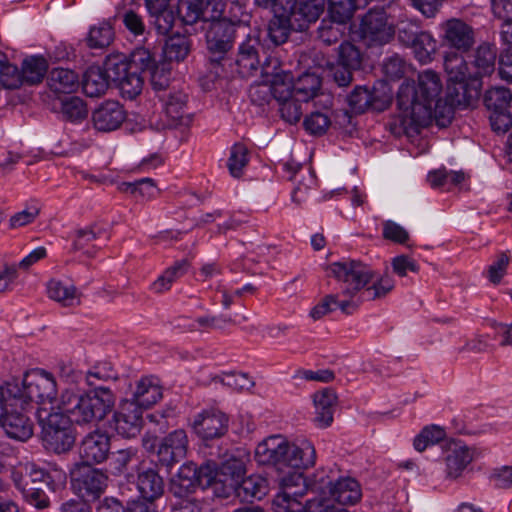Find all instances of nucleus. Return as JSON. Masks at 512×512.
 I'll return each instance as SVG.
<instances>
[{
  "label": "nucleus",
  "instance_id": "obj_1",
  "mask_svg": "<svg viewBox=\"0 0 512 512\" xmlns=\"http://www.w3.org/2000/svg\"><path fill=\"white\" fill-rule=\"evenodd\" d=\"M441 91V79L432 70L419 73L416 85L414 82L402 83L397 93L400 112L390 117L387 129L396 137L417 135L421 128L432 123V106Z\"/></svg>",
  "mask_w": 512,
  "mask_h": 512
},
{
  "label": "nucleus",
  "instance_id": "obj_2",
  "mask_svg": "<svg viewBox=\"0 0 512 512\" xmlns=\"http://www.w3.org/2000/svg\"><path fill=\"white\" fill-rule=\"evenodd\" d=\"M179 0L176 6L178 19L184 25H193L202 17L208 22L206 31L207 72L201 78V86L211 91L222 85L224 73V0Z\"/></svg>",
  "mask_w": 512,
  "mask_h": 512
},
{
  "label": "nucleus",
  "instance_id": "obj_3",
  "mask_svg": "<svg viewBox=\"0 0 512 512\" xmlns=\"http://www.w3.org/2000/svg\"><path fill=\"white\" fill-rule=\"evenodd\" d=\"M332 275L340 282L341 295L334 303L344 314H352L362 301H372L386 296L394 287L393 279L382 276L373 281L374 272L356 260L334 262L329 266Z\"/></svg>",
  "mask_w": 512,
  "mask_h": 512
},
{
  "label": "nucleus",
  "instance_id": "obj_4",
  "mask_svg": "<svg viewBox=\"0 0 512 512\" xmlns=\"http://www.w3.org/2000/svg\"><path fill=\"white\" fill-rule=\"evenodd\" d=\"M496 58L497 49L488 42L481 43L474 50L469 62H466L463 55L459 53L446 52L443 66L448 85H455V95L463 98L471 92L478 95L482 88V79L491 76L495 71ZM448 88L450 89V86Z\"/></svg>",
  "mask_w": 512,
  "mask_h": 512
},
{
  "label": "nucleus",
  "instance_id": "obj_5",
  "mask_svg": "<svg viewBox=\"0 0 512 512\" xmlns=\"http://www.w3.org/2000/svg\"><path fill=\"white\" fill-rule=\"evenodd\" d=\"M254 458L259 465L272 466L278 471L306 469L315 464L316 451L309 441L304 440L297 445L274 435L256 446Z\"/></svg>",
  "mask_w": 512,
  "mask_h": 512
},
{
  "label": "nucleus",
  "instance_id": "obj_6",
  "mask_svg": "<svg viewBox=\"0 0 512 512\" xmlns=\"http://www.w3.org/2000/svg\"><path fill=\"white\" fill-rule=\"evenodd\" d=\"M114 406V393L109 388L99 387L89 392L66 389L56 407L76 424H92L102 421Z\"/></svg>",
  "mask_w": 512,
  "mask_h": 512
},
{
  "label": "nucleus",
  "instance_id": "obj_7",
  "mask_svg": "<svg viewBox=\"0 0 512 512\" xmlns=\"http://www.w3.org/2000/svg\"><path fill=\"white\" fill-rule=\"evenodd\" d=\"M38 419L42 427L44 447L57 454L68 452L75 443L72 420L64 412H48L46 408L38 410Z\"/></svg>",
  "mask_w": 512,
  "mask_h": 512
},
{
  "label": "nucleus",
  "instance_id": "obj_8",
  "mask_svg": "<svg viewBox=\"0 0 512 512\" xmlns=\"http://www.w3.org/2000/svg\"><path fill=\"white\" fill-rule=\"evenodd\" d=\"M280 491L272 500L274 512H303L305 502L302 501L307 494L309 485L303 474L295 471H288L279 480Z\"/></svg>",
  "mask_w": 512,
  "mask_h": 512
},
{
  "label": "nucleus",
  "instance_id": "obj_9",
  "mask_svg": "<svg viewBox=\"0 0 512 512\" xmlns=\"http://www.w3.org/2000/svg\"><path fill=\"white\" fill-rule=\"evenodd\" d=\"M20 391L21 396L18 397L20 405L29 401L52 405L56 400L57 384L51 373L35 369L25 374Z\"/></svg>",
  "mask_w": 512,
  "mask_h": 512
},
{
  "label": "nucleus",
  "instance_id": "obj_10",
  "mask_svg": "<svg viewBox=\"0 0 512 512\" xmlns=\"http://www.w3.org/2000/svg\"><path fill=\"white\" fill-rule=\"evenodd\" d=\"M108 476L101 469L89 464H77L71 471V487L75 494L86 501H95L105 492Z\"/></svg>",
  "mask_w": 512,
  "mask_h": 512
},
{
  "label": "nucleus",
  "instance_id": "obj_11",
  "mask_svg": "<svg viewBox=\"0 0 512 512\" xmlns=\"http://www.w3.org/2000/svg\"><path fill=\"white\" fill-rule=\"evenodd\" d=\"M391 100V89L384 81H379L371 89L367 86H356L347 96L348 106L354 114H362L367 110L383 111L390 105Z\"/></svg>",
  "mask_w": 512,
  "mask_h": 512
},
{
  "label": "nucleus",
  "instance_id": "obj_12",
  "mask_svg": "<svg viewBox=\"0 0 512 512\" xmlns=\"http://www.w3.org/2000/svg\"><path fill=\"white\" fill-rule=\"evenodd\" d=\"M358 33L365 45L382 46L393 39L395 29L383 9H370L362 17Z\"/></svg>",
  "mask_w": 512,
  "mask_h": 512
},
{
  "label": "nucleus",
  "instance_id": "obj_13",
  "mask_svg": "<svg viewBox=\"0 0 512 512\" xmlns=\"http://www.w3.org/2000/svg\"><path fill=\"white\" fill-rule=\"evenodd\" d=\"M313 491H320L328 494L329 499L342 505H354L362 497V490L359 482L352 477H340L336 480L325 479L321 476L311 484Z\"/></svg>",
  "mask_w": 512,
  "mask_h": 512
},
{
  "label": "nucleus",
  "instance_id": "obj_14",
  "mask_svg": "<svg viewBox=\"0 0 512 512\" xmlns=\"http://www.w3.org/2000/svg\"><path fill=\"white\" fill-rule=\"evenodd\" d=\"M109 76L120 89L123 97L134 99L143 88V78L138 71L130 68L129 64L120 58L108 59Z\"/></svg>",
  "mask_w": 512,
  "mask_h": 512
},
{
  "label": "nucleus",
  "instance_id": "obj_15",
  "mask_svg": "<svg viewBox=\"0 0 512 512\" xmlns=\"http://www.w3.org/2000/svg\"><path fill=\"white\" fill-rule=\"evenodd\" d=\"M443 44L463 54L470 51L476 43L475 29L462 19L451 18L441 25Z\"/></svg>",
  "mask_w": 512,
  "mask_h": 512
},
{
  "label": "nucleus",
  "instance_id": "obj_16",
  "mask_svg": "<svg viewBox=\"0 0 512 512\" xmlns=\"http://www.w3.org/2000/svg\"><path fill=\"white\" fill-rule=\"evenodd\" d=\"M192 427L206 446H212L224 435V415L214 407L205 409L195 416Z\"/></svg>",
  "mask_w": 512,
  "mask_h": 512
},
{
  "label": "nucleus",
  "instance_id": "obj_17",
  "mask_svg": "<svg viewBox=\"0 0 512 512\" xmlns=\"http://www.w3.org/2000/svg\"><path fill=\"white\" fill-rule=\"evenodd\" d=\"M278 60L272 57H266L260 67L261 75L267 78L271 87L272 96L280 102L294 97L293 76L290 72L278 71Z\"/></svg>",
  "mask_w": 512,
  "mask_h": 512
},
{
  "label": "nucleus",
  "instance_id": "obj_18",
  "mask_svg": "<svg viewBox=\"0 0 512 512\" xmlns=\"http://www.w3.org/2000/svg\"><path fill=\"white\" fill-rule=\"evenodd\" d=\"M143 410L137 404L124 399L113 415V428L125 438L137 436L143 424Z\"/></svg>",
  "mask_w": 512,
  "mask_h": 512
},
{
  "label": "nucleus",
  "instance_id": "obj_19",
  "mask_svg": "<svg viewBox=\"0 0 512 512\" xmlns=\"http://www.w3.org/2000/svg\"><path fill=\"white\" fill-rule=\"evenodd\" d=\"M111 448V439L108 433L95 430L82 439L79 454L83 464H100L108 459Z\"/></svg>",
  "mask_w": 512,
  "mask_h": 512
},
{
  "label": "nucleus",
  "instance_id": "obj_20",
  "mask_svg": "<svg viewBox=\"0 0 512 512\" xmlns=\"http://www.w3.org/2000/svg\"><path fill=\"white\" fill-rule=\"evenodd\" d=\"M187 449L188 437L185 430H174L166 435L158 446L159 462L166 467H171L186 456Z\"/></svg>",
  "mask_w": 512,
  "mask_h": 512
},
{
  "label": "nucleus",
  "instance_id": "obj_21",
  "mask_svg": "<svg viewBox=\"0 0 512 512\" xmlns=\"http://www.w3.org/2000/svg\"><path fill=\"white\" fill-rule=\"evenodd\" d=\"M126 119V112L119 102L108 100L92 113V122L96 130L111 132L118 129Z\"/></svg>",
  "mask_w": 512,
  "mask_h": 512
},
{
  "label": "nucleus",
  "instance_id": "obj_22",
  "mask_svg": "<svg viewBox=\"0 0 512 512\" xmlns=\"http://www.w3.org/2000/svg\"><path fill=\"white\" fill-rule=\"evenodd\" d=\"M200 488L212 489L215 498L224 497V461L206 460L200 466L196 465Z\"/></svg>",
  "mask_w": 512,
  "mask_h": 512
},
{
  "label": "nucleus",
  "instance_id": "obj_23",
  "mask_svg": "<svg viewBox=\"0 0 512 512\" xmlns=\"http://www.w3.org/2000/svg\"><path fill=\"white\" fill-rule=\"evenodd\" d=\"M228 486L241 502L260 500L268 492V480L259 474L245 475L234 483H228Z\"/></svg>",
  "mask_w": 512,
  "mask_h": 512
},
{
  "label": "nucleus",
  "instance_id": "obj_24",
  "mask_svg": "<svg viewBox=\"0 0 512 512\" xmlns=\"http://www.w3.org/2000/svg\"><path fill=\"white\" fill-rule=\"evenodd\" d=\"M200 487L196 464L193 462L184 463L177 474L171 479L169 485L170 493L176 498H187L196 492Z\"/></svg>",
  "mask_w": 512,
  "mask_h": 512
},
{
  "label": "nucleus",
  "instance_id": "obj_25",
  "mask_svg": "<svg viewBox=\"0 0 512 512\" xmlns=\"http://www.w3.org/2000/svg\"><path fill=\"white\" fill-rule=\"evenodd\" d=\"M163 102L165 113L170 119V125L187 126L191 118L187 113V95L182 91H169L159 96Z\"/></svg>",
  "mask_w": 512,
  "mask_h": 512
},
{
  "label": "nucleus",
  "instance_id": "obj_26",
  "mask_svg": "<svg viewBox=\"0 0 512 512\" xmlns=\"http://www.w3.org/2000/svg\"><path fill=\"white\" fill-rule=\"evenodd\" d=\"M315 408L314 422L320 428L329 427L333 422L334 412L337 405V395L330 387L323 388L313 394Z\"/></svg>",
  "mask_w": 512,
  "mask_h": 512
},
{
  "label": "nucleus",
  "instance_id": "obj_27",
  "mask_svg": "<svg viewBox=\"0 0 512 512\" xmlns=\"http://www.w3.org/2000/svg\"><path fill=\"white\" fill-rule=\"evenodd\" d=\"M230 17H226V51L228 50V42L234 41L236 38H245L249 36V26L247 25L248 14L245 6L239 1H231L229 8Z\"/></svg>",
  "mask_w": 512,
  "mask_h": 512
},
{
  "label": "nucleus",
  "instance_id": "obj_28",
  "mask_svg": "<svg viewBox=\"0 0 512 512\" xmlns=\"http://www.w3.org/2000/svg\"><path fill=\"white\" fill-rule=\"evenodd\" d=\"M112 82L108 71V60L105 68L99 66L89 67L83 76L82 88L86 96L97 98L103 96Z\"/></svg>",
  "mask_w": 512,
  "mask_h": 512
},
{
  "label": "nucleus",
  "instance_id": "obj_29",
  "mask_svg": "<svg viewBox=\"0 0 512 512\" xmlns=\"http://www.w3.org/2000/svg\"><path fill=\"white\" fill-rule=\"evenodd\" d=\"M472 460L473 453L469 447L461 443H451L445 457L446 477L458 478Z\"/></svg>",
  "mask_w": 512,
  "mask_h": 512
},
{
  "label": "nucleus",
  "instance_id": "obj_30",
  "mask_svg": "<svg viewBox=\"0 0 512 512\" xmlns=\"http://www.w3.org/2000/svg\"><path fill=\"white\" fill-rule=\"evenodd\" d=\"M250 42L251 39L239 46L237 58L229 65L231 72L241 78L250 77L259 69L258 54Z\"/></svg>",
  "mask_w": 512,
  "mask_h": 512
},
{
  "label": "nucleus",
  "instance_id": "obj_31",
  "mask_svg": "<svg viewBox=\"0 0 512 512\" xmlns=\"http://www.w3.org/2000/svg\"><path fill=\"white\" fill-rule=\"evenodd\" d=\"M0 426L8 437L18 441H26L33 435V423L20 412H8Z\"/></svg>",
  "mask_w": 512,
  "mask_h": 512
},
{
  "label": "nucleus",
  "instance_id": "obj_32",
  "mask_svg": "<svg viewBox=\"0 0 512 512\" xmlns=\"http://www.w3.org/2000/svg\"><path fill=\"white\" fill-rule=\"evenodd\" d=\"M161 398V387L153 379L145 377L137 382L132 398L128 401L145 410L156 404Z\"/></svg>",
  "mask_w": 512,
  "mask_h": 512
},
{
  "label": "nucleus",
  "instance_id": "obj_33",
  "mask_svg": "<svg viewBox=\"0 0 512 512\" xmlns=\"http://www.w3.org/2000/svg\"><path fill=\"white\" fill-rule=\"evenodd\" d=\"M137 488L143 499L153 502L164 492L163 478L154 469H147L138 475Z\"/></svg>",
  "mask_w": 512,
  "mask_h": 512
},
{
  "label": "nucleus",
  "instance_id": "obj_34",
  "mask_svg": "<svg viewBox=\"0 0 512 512\" xmlns=\"http://www.w3.org/2000/svg\"><path fill=\"white\" fill-rule=\"evenodd\" d=\"M250 461V452L245 447H237L226 452V487L227 482L234 483L246 475V465Z\"/></svg>",
  "mask_w": 512,
  "mask_h": 512
},
{
  "label": "nucleus",
  "instance_id": "obj_35",
  "mask_svg": "<svg viewBox=\"0 0 512 512\" xmlns=\"http://www.w3.org/2000/svg\"><path fill=\"white\" fill-rule=\"evenodd\" d=\"M48 84L56 93H73L79 87V75L65 68H54L48 75Z\"/></svg>",
  "mask_w": 512,
  "mask_h": 512
},
{
  "label": "nucleus",
  "instance_id": "obj_36",
  "mask_svg": "<svg viewBox=\"0 0 512 512\" xmlns=\"http://www.w3.org/2000/svg\"><path fill=\"white\" fill-rule=\"evenodd\" d=\"M48 296L63 306H74L80 303V295L76 287L65 281L52 279L47 285Z\"/></svg>",
  "mask_w": 512,
  "mask_h": 512
},
{
  "label": "nucleus",
  "instance_id": "obj_37",
  "mask_svg": "<svg viewBox=\"0 0 512 512\" xmlns=\"http://www.w3.org/2000/svg\"><path fill=\"white\" fill-rule=\"evenodd\" d=\"M120 190L130 193L137 200L141 201L154 200L161 193V190L152 178H142L134 182H123L120 185Z\"/></svg>",
  "mask_w": 512,
  "mask_h": 512
},
{
  "label": "nucleus",
  "instance_id": "obj_38",
  "mask_svg": "<svg viewBox=\"0 0 512 512\" xmlns=\"http://www.w3.org/2000/svg\"><path fill=\"white\" fill-rule=\"evenodd\" d=\"M190 263L187 259L176 261L168 267L151 285L155 293H164L171 289L174 282L185 275Z\"/></svg>",
  "mask_w": 512,
  "mask_h": 512
},
{
  "label": "nucleus",
  "instance_id": "obj_39",
  "mask_svg": "<svg viewBox=\"0 0 512 512\" xmlns=\"http://www.w3.org/2000/svg\"><path fill=\"white\" fill-rule=\"evenodd\" d=\"M294 19L286 9L275 14V17L269 22L267 36L274 45H280L288 39L290 28L293 26Z\"/></svg>",
  "mask_w": 512,
  "mask_h": 512
},
{
  "label": "nucleus",
  "instance_id": "obj_40",
  "mask_svg": "<svg viewBox=\"0 0 512 512\" xmlns=\"http://www.w3.org/2000/svg\"><path fill=\"white\" fill-rule=\"evenodd\" d=\"M325 0H294V6L290 10L286 9L291 17L297 21L300 16L304 22H315L323 13Z\"/></svg>",
  "mask_w": 512,
  "mask_h": 512
},
{
  "label": "nucleus",
  "instance_id": "obj_41",
  "mask_svg": "<svg viewBox=\"0 0 512 512\" xmlns=\"http://www.w3.org/2000/svg\"><path fill=\"white\" fill-rule=\"evenodd\" d=\"M47 70L48 63L42 56H30L24 59L21 68L23 84H39L42 82Z\"/></svg>",
  "mask_w": 512,
  "mask_h": 512
},
{
  "label": "nucleus",
  "instance_id": "obj_42",
  "mask_svg": "<svg viewBox=\"0 0 512 512\" xmlns=\"http://www.w3.org/2000/svg\"><path fill=\"white\" fill-rule=\"evenodd\" d=\"M321 87V79L314 73H304L294 82V96L298 101L307 102L315 97Z\"/></svg>",
  "mask_w": 512,
  "mask_h": 512
},
{
  "label": "nucleus",
  "instance_id": "obj_43",
  "mask_svg": "<svg viewBox=\"0 0 512 512\" xmlns=\"http://www.w3.org/2000/svg\"><path fill=\"white\" fill-rule=\"evenodd\" d=\"M249 150L243 143H235L231 150L226 166L234 179H240L249 163Z\"/></svg>",
  "mask_w": 512,
  "mask_h": 512
},
{
  "label": "nucleus",
  "instance_id": "obj_44",
  "mask_svg": "<svg viewBox=\"0 0 512 512\" xmlns=\"http://www.w3.org/2000/svg\"><path fill=\"white\" fill-rule=\"evenodd\" d=\"M50 475L41 468H38L34 464H28L25 466V473L17 476L14 475V482L18 487H50L49 480Z\"/></svg>",
  "mask_w": 512,
  "mask_h": 512
},
{
  "label": "nucleus",
  "instance_id": "obj_45",
  "mask_svg": "<svg viewBox=\"0 0 512 512\" xmlns=\"http://www.w3.org/2000/svg\"><path fill=\"white\" fill-rule=\"evenodd\" d=\"M511 101V91L502 86L492 87L484 95V104L491 112L508 111Z\"/></svg>",
  "mask_w": 512,
  "mask_h": 512
},
{
  "label": "nucleus",
  "instance_id": "obj_46",
  "mask_svg": "<svg viewBox=\"0 0 512 512\" xmlns=\"http://www.w3.org/2000/svg\"><path fill=\"white\" fill-rule=\"evenodd\" d=\"M114 40V30L107 21L99 23L90 28L87 45L91 49H103L108 47Z\"/></svg>",
  "mask_w": 512,
  "mask_h": 512
},
{
  "label": "nucleus",
  "instance_id": "obj_47",
  "mask_svg": "<svg viewBox=\"0 0 512 512\" xmlns=\"http://www.w3.org/2000/svg\"><path fill=\"white\" fill-rule=\"evenodd\" d=\"M415 55V57L422 63H427L432 60V55L435 53L437 48V42L433 36L427 31H421L417 40H415L409 46Z\"/></svg>",
  "mask_w": 512,
  "mask_h": 512
},
{
  "label": "nucleus",
  "instance_id": "obj_48",
  "mask_svg": "<svg viewBox=\"0 0 512 512\" xmlns=\"http://www.w3.org/2000/svg\"><path fill=\"white\" fill-rule=\"evenodd\" d=\"M101 234V229L96 225H91L83 229H79L75 233L74 249L83 251V253L91 256L95 253L96 245L93 244Z\"/></svg>",
  "mask_w": 512,
  "mask_h": 512
},
{
  "label": "nucleus",
  "instance_id": "obj_49",
  "mask_svg": "<svg viewBox=\"0 0 512 512\" xmlns=\"http://www.w3.org/2000/svg\"><path fill=\"white\" fill-rule=\"evenodd\" d=\"M190 52V41L188 38L176 35L170 37L164 46L163 53L168 61H182Z\"/></svg>",
  "mask_w": 512,
  "mask_h": 512
},
{
  "label": "nucleus",
  "instance_id": "obj_50",
  "mask_svg": "<svg viewBox=\"0 0 512 512\" xmlns=\"http://www.w3.org/2000/svg\"><path fill=\"white\" fill-rule=\"evenodd\" d=\"M363 56L361 51L350 42H343L338 48L337 63L348 69L359 70L362 66Z\"/></svg>",
  "mask_w": 512,
  "mask_h": 512
},
{
  "label": "nucleus",
  "instance_id": "obj_51",
  "mask_svg": "<svg viewBox=\"0 0 512 512\" xmlns=\"http://www.w3.org/2000/svg\"><path fill=\"white\" fill-rule=\"evenodd\" d=\"M359 9L354 0H329V16L338 23H347Z\"/></svg>",
  "mask_w": 512,
  "mask_h": 512
},
{
  "label": "nucleus",
  "instance_id": "obj_52",
  "mask_svg": "<svg viewBox=\"0 0 512 512\" xmlns=\"http://www.w3.org/2000/svg\"><path fill=\"white\" fill-rule=\"evenodd\" d=\"M117 378L118 373L108 362L97 363L86 373V382L94 389L99 388V383L102 381L116 380Z\"/></svg>",
  "mask_w": 512,
  "mask_h": 512
},
{
  "label": "nucleus",
  "instance_id": "obj_53",
  "mask_svg": "<svg viewBox=\"0 0 512 512\" xmlns=\"http://www.w3.org/2000/svg\"><path fill=\"white\" fill-rule=\"evenodd\" d=\"M346 23H338L330 16L322 19L318 29V38L326 45L338 42L343 35V25Z\"/></svg>",
  "mask_w": 512,
  "mask_h": 512
},
{
  "label": "nucleus",
  "instance_id": "obj_54",
  "mask_svg": "<svg viewBox=\"0 0 512 512\" xmlns=\"http://www.w3.org/2000/svg\"><path fill=\"white\" fill-rule=\"evenodd\" d=\"M61 112L71 122H81L88 115L85 102L76 96L67 98L62 102Z\"/></svg>",
  "mask_w": 512,
  "mask_h": 512
},
{
  "label": "nucleus",
  "instance_id": "obj_55",
  "mask_svg": "<svg viewBox=\"0 0 512 512\" xmlns=\"http://www.w3.org/2000/svg\"><path fill=\"white\" fill-rule=\"evenodd\" d=\"M127 63L131 69L136 71L141 70L142 72H149L157 66L154 54L144 47L136 48L131 53L130 61Z\"/></svg>",
  "mask_w": 512,
  "mask_h": 512
},
{
  "label": "nucleus",
  "instance_id": "obj_56",
  "mask_svg": "<svg viewBox=\"0 0 512 512\" xmlns=\"http://www.w3.org/2000/svg\"><path fill=\"white\" fill-rule=\"evenodd\" d=\"M19 396H21V391L16 383H7L0 387V424L9 412L8 407L18 406Z\"/></svg>",
  "mask_w": 512,
  "mask_h": 512
},
{
  "label": "nucleus",
  "instance_id": "obj_57",
  "mask_svg": "<svg viewBox=\"0 0 512 512\" xmlns=\"http://www.w3.org/2000/svg\"><path fill=\"white\" fill-rule=\"evenodd\" d=\"M136 448H125L111 453L109 458V467L114 474H121L127 470L131 462L136 459Z\"/></svg>",
  "mask_w": 512,
  "mask_h": 512
},
{
  "label": "nucleus",
  "instance_id": "obj_58",
  "mask_svg": "<svg viewBox=\"0 0 512 512\" xmlns=\"http://www.w3.org/2000/svg\"><path fill=\"white\" fill-rule=\"evenodd\" d=\"M255 383L252 378L244 372L229 371L226 372V387L236 393L250 391Z\"/></svg>",
  "mask_w": 512,
  "mask_h": 512
},
{
  "label": "nucleus",
  "instance_id": "obj_59",
  "mask_svg": "<svg viewBox=\"0 0 512 512\" xmlns=\"http://www.w3.org/2000/svg\"><path fill=\"white\" fill-rule=\"evenodd\" d=\"M383 73L391 80H398L404 77L407 70V63L398 54L387 57L382 65Z\"/></svg>",
  "mask_w": 512,
  "mask_h": 512
},
{
  "label": "nucleus",
  "instance_id": "obj_60",
  "mask_svg": "<svg viewBox=\"0 0 512 512\" xmlns=\"http://www.w3.org/2000/svg\"><path fill=\"white\" fill-rule=\"evenodd\" d=\"M330 125L332 120L322 112H312L304 120L305 129L313 135H323Z\"/></svg>",
  "mask_w": 512,
  "mask_h": 512
},
{
  "label": "nucleus",
  "instance_id": "obj_61",
  "mask_svg": "<svg viewBox=\"0 0 512 512\" xmlns=\"http://www.w3.org/2000/svg\"><path fill=\"white\" fill-rule=\"evenodd\" d=\"M454 117V108L452 104L439 98L432 106V121L435 120L437 126L447 127Z\"/></svg>",
  "mask_w": 512,
  "mask_h": 512
},
{
  "label": "nucleus",
  "instance_id": "obj_62",
  "mask_svg": "<svg viewBox=\"0 0 512 512\" xmlns=\"http://www.w3.org/2000/svg\"><path fill=\"white\" fill-rule=\"evenodd\" d=\"M230 429L234 435L242 439L248 437L254 431L255 425L249 414L239 412L236 416H233Z\"/></svg>",
  "mask_w": 512,
  "mask_h": 512
},
{
  "label": "nucleus",
  "instance_id": "obj_63",
  "mask_svg": "<svg viewBox=\"0 0 512 512\" xmlns=\"http://www.w3.org/2000/svg\"><path fill=\"white\" fill-rule=\"evenodd\" d=\"M46 487H18L25 500L32 506L43 509L49 506V498L45 492Z\"/></svg>",
  "mask_w": 512,
  "mask_h": 512
},
{
  "label": "nucleus",
  "instance_id": "obj_64",
  "mask_svg": "<svg viewBox=\"0 0 512 512\" xmlns=\"http://www.w3.org/2000/svg\"><path fill=\"white\" fill-rule=\"evenodd\" d=\"M301 102L302 101H298L295 96L293 98L283 100V102H278L282 119L290 124L297 123L302 116Z\"/></svg>",
  "mask_w": 512,
  "mask_h": 512
}]
</instances>
